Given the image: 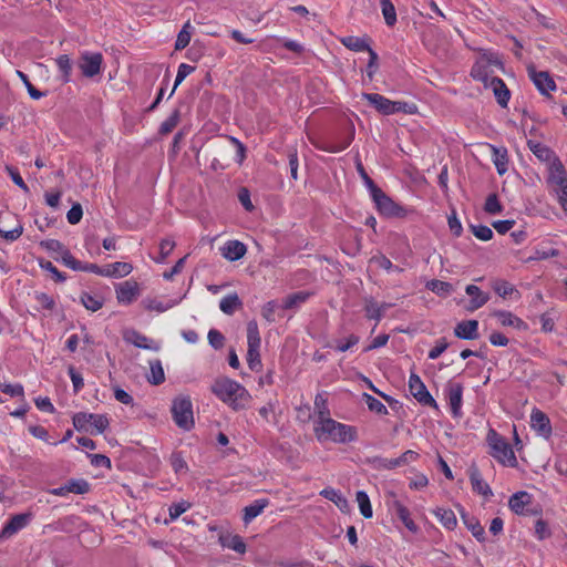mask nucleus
<instances>
[{
  "mask_svg": "<svg viewBox=\"0 0 567 567\" xmlns=\"http://www.w3.org/2000/svg\"><path fill=\"white\" fill-rule=\"evenodd\" d=\"M487 443L491 447L489 454L503 465L511 467L517 466V458L511 444L499 435L495 430L491 429L487 433Z\"/></svg>",
  "mask_w": 567,
  "mask_h": 567,
  "instance_id": "7ed1b4c3",
  "label": "nucleus"
},
{
  "mask_svg": "<svg viewBox=\"0 0 567 567\" xmlns=\"http://www.w3.org/2000/svg\"><path fill=\"white\" fill-rule=\"evenodd\" d=\"M354 138V127L350 125L348 135L341 142H328L321 146L322 151L329 153H339L346 150Z\"/></svg>",
  "mask_w": 567,
  "mask_h": 567,
  "instance_id": "f704fd0d",
  "label": "nucleus"
},
{
  "mask_svg": "<svg viewBox=\"0 0 567 567\" xmlns=\"http://www.w3.org/2000/svg\"><path fill=\"white\" fill-rule=\"evenodd\" d=\"M470 229L473 235L484 241H487L493 238V230L485 225H470Z\"/></svg>",
  "mask_w": 567,
  "mask_h": 567,
  "instance_id": "4d7b16f0",
  "label": "nucleus"
},
{
  "mask_svg": "<svg viewBox=\"0 0 567 567\" xmlns=\"http://www.w3.org/2000/svg\"><path fill=\"white\" fill-rule=\"evenodd\" d=\"M212 392L235 411L245 409L251 398L245 386L226 377L214 381Z\"/></svg>",
  "mask_w": 567,
  "mask_h": 567,
  "instance_id": "f257e3e1",
  "label": "nucleus"
},
{
  "mask_svg": "<svg viewBox=\"0 0 567 567\" xmlns=\"http://www.w3.org/2000/svg\"><path fill=\"white\" fill-rule=\"evenodd\" d=\"M171 412L179 429L189 431L194 427L193 404L188 396L174 399Z\"/></svg>",
  "mask_w": 567,
  "mask_h": 567,
  "instance_id": "0eeeda50",
  "label": "nucleus"
},
{
  "mask_svg": "<svg viewBox=\"0 0 567 567\" xmlns=\"http://www.w3.org/2000/svg\"><path fill=\"white\" fill-rule=\"evenodd\" d=\"M175 247V241L168 238H164L159 243V258L156 259V262H164L165 259L171 255Z\"/></svg>",
  "mask_w": 567,
  "mask_h": 567,
  "instance_id": "052dcab7",
  "label": "nucleus"
},
{
  "mask_svg": "<svg viewBox=\"0 0 567 567\" xmlns=\"http://www.w3.org/2000/svg\"><path fill=\"white\" fill-rule=\"evenodd\" d=\"M102 63L103 56L101 53L84 52L79 59V68L85 78H93L100 74Z\"/></svg>",
  "mask_w": 567,
  "mask_h": 567,
  "instance_id": "1a4fd4ad",
  "label": "nucleus"
},
{
  "mask_svg": "<svg viewBox=\"0 0 567 567\" xmlns=\"http://www.w3.org/2000/svg\"><path fill=\"white\" fill-rule=\"evenodd\" d=\"M535 535L539 540H544L551 536L548 524L544 519H537L535 523Z\"/></svg>",
  "mask_w": 567,
  "mask_h": 567,
  "instance_id": "774afa93",
  "label": "nucleus"
},
{
  "mask_svg": "<svg viewBox=\"0 0 567 567\" xmlns=\"http://www.w3.org/2000/svg\"><path fill=\"white\" fill-rule=\"evenodd\" d=\"M527 146L540 162H550L551 164L555 158H559L550 147L534 140H528Z\"/></svg>",
  "mask_w": 567,
  "mask_h": 567,
  "instance_id": "b1692460",
  "label": "nucleus"
},
{
  "mask_svg": "<svg viewBox=\"0 0 567 567\" xmlns=\"http://www.w3.org/2000/svg\"><path fill=\"white\" fill-rule=\"evenodd\" d=\"M39 266L50 272L55 282H64L66 280L65 274L61 272L51 261L40 259Z\"/></svg>",
  "mask_w": 567,
  "mask_h": 567,
  "instance_id": "603ef678",
  "label": "nucleus"
},
{
  "mask_svg": "<svg viewBox=\"0 0 567 567\" xmlns=\"http://www.w3.org/2000/svg\"><path fill=\"white\" fill-rule=\"evenodd\" d=\"M378 212L386 218H405L413 210L401 206L389 197L381 188L371 194Z\"/></svg>",
  "mask_w": 567,
  "mask_h": 567,
  "instance_id": "39448f33",
  "label": "nucleus"
},
{
  "mask_svg": "<svg viewBox=\"0 0 567 567\" xmlns=\"http://www.w3.org/2000/svg\"><path fill=\"white\" fill-rule=\"evenodd\" d=\"M484 210L491 215L502 213L503 206H502L501 202L498 200V197L496 194L493 193L487 196L485 205H484Z\"/></svg>",
  "mask_w": 567,
  "mask_h": 567,
  "instance_id": "864d4df0",
  "label": "nucleus"
},
{
  "mask_svg": "<svg viewBox=\"0 0 567 567\" xmlns=\"http://www.w3.org/2000/svg\"><path fill=\"white\" fill-rule=\"evenodd\" d=\"M454 336L462 340H475L478 338V321L463 320L458 322L454 328Z\"/></svg>",
  "mask_w": 567,
  "mask_h": 567,
  "instance_id": "a211bd4d",
  "label": "nucleus"
},
{
  "mask_svg": "<svg viewBox=\"0 0 567 567\" xmlns=\"http://www.w3.org/2000/svg\"><path fill=\"white\" fill-rule=\"evenodd\" d=\"M532 503V495L525 491L517 492L509 497L508 506L517 515H527L526 505Z\"/></svg>",
  "mask_w": 567,
  "mask_h": 567,
  "instance_id": "4be33fe9",
  "label": "nucleus"
},
{
  "mask_svg": "<svg viewBox=\"0 0 567 567\" xmlns=\"http://www.w3.org/2000/svg\"><path fill=\"white\" fill-rule=\"evenodd\" d=\"M369 41H370V38L367 35L363 38L349 35V37H344L341 39V43L347 49L354 51V52H361V51L369 52L372 49L369 44Z\"/></svg>",
  "mask_w": 567,
  "mask_h": 567,
  "instance_id": "2f4dec72",
  "label": "nucleus"
},
{
  "mask_svg": "<svg viewBox=\"0 0 567 567\" xmlns=\"http://www.w3.org/2000/svg\"><path fill=\"white\" fill-rule=\"evenodd\" d=\"M493 155V163L498 175H504L508 171V154L505 147L489 145Z\"/></svg>",
  "mask_w": 567,
  "mask_h": 567,
  "instance_id": "cd10ccee",
  "label": "nucleus"
},
{
  "mask_svg": "<svg viewBox=\"0 0 567 567\" xmlns=\"http://www.w3.org/2000/svg\"><path fill=\"white\" fill-rule=\"evenodd\" d=\"M93 413L79 412L72 417L73 426L79 432H87V425L91 423Z\"/></svg>",
  "mask_w": 567,
  "mask_h": 567,
  "instance_id": "de8ad7c7",
  "label": "nucleus"
},
{
  "mask_svg": "<svg viewBox=\"0 0 567 567\" xmlns=\"http://www.w3.org/2000/svg\"><path fill=\"white\" fill-rule=\"evenodd\" d=\"M41 247L47 249L48 251L58 252L63 256V251L69 250L60 240L58 239H47L40 243Z\"/></svg>",
  "mask_w": 567,
  "mask_h": 567,
  "instance_id": "e2e57ef3",
  "label": "nucleus"
},
{
  "mask_svg": "<svg viewBox=\"0 0 567 567\" xmlns=\"http://www.w3.org/2000/svg\"><path fill=\"white\" fill-rule=\"evenodd\" d=\"M243 307V301L236 292L225 296L219 303L220 310L226 315H233Z\"/></svg>",
  "mask_w": 567,
  "mask_h": 567,
  "instance_id": "c9c22d12",
  "label": "nucleus"
},
{
  "mask_svg": "<svg viewBox=\"0 0 567 567\" xmlns=\"http://www.w3.org/2000/svg\"><path fill=\"white\" fill-rule=\"evenodd\" d=\"M465 292L472 297L468 306L466 307L468 311H475L480 309L489 300V295L482 291L481 288L475 285H467Z\"/></svg>",
  "mask_w": 567,
  "mask_h": 567,
  "instance_id": "aec40b11",
  "label": "nucleus"
},
{
  "mask_svg": "<svg viewBox=\"0 0 567 567\" xmlns=\"http://www.w3.org/2000/svg\"><path fill=\"white\" fill-rule=\"evenodd\" d=\"M493 316L498 319L502 326L513 327L517 330H527V323L507 310H495Z\"/></svg>",
  "mask_w": 567,
  "mask_h": 567,
  "instance_id": "5701e85b",
  "label": "nucleus"
},
{
  "mask_svg": "<svg viewBox=\"0 0 567 567\" xmlns=\"http://www.w3.org/2000/svg\"><path fill=\"white\" fill-rule=\"evenodd\" d=\"M58 69L61 73L62 83L66 84L71 81L72 61L68 54H62L55 60Z\"/></svg>",
  "mask_w": 567,
  "mask_h": 567,
  "instance_id": "a19ab883",
  "label": "nucleus"
},
{
  "mask_svg": "<svg viewBox=\"0 0 567 567\" xmlns=\"http://www.w3.org/2000/svg\"><path fill=\"white\" fill-rule=\"evenodd\" d=\"M128 342H132L135 347L137 348H141V349H150L151 347L148 346V338L145 337L144 334H141L140 332L133 330L131 332V336L130 337H126L125 338Z\"/></svg>",
  "mask_w": 567,
  "mask_h": 567,
  "instance_id": "69168bd1",
  "label": "nucleus"
},
{
  "mask_svg": "<svg viewBox=\"0 0 567 567\" xmlns=\"http://www.w3.org/2000/svg\"><path fill=\"white\" fill-rule=\"evenodd\" d=\"M151 374L147 377V381L153 385H159L165 381V373L161 360L150 361Z\"/></svg>",
  "mask_w": 567,
  "mask_h": 567,
  "instance_id": "58836bf2",
  "label": "nucleus"
},
{
  "mask_svg": "<svg viewBox=\"0 0 567 567\" xmlns=\"http://www.w3.org/2000/svg\"><path fill=\"white\" fill-rule=\"evenodd\" d=\"M362 99L367 100L382 115L393 114V101L379 93H362Z\"/></svg>",
  "mask_w": 567,
  "mask_h": 567,
  "instance_id": "f3484780",
  "label": "nucleus"
},
{
  "mask_svg": "<svg viewBox=\"0 0 567 567\" xmlns=\"http://www.w3.org/2000/svg\"><path fill=\"white\" fill-rule=\"evenodd\" d=\"M393 114L395 113H403L413 115L417 113V106L415 103H408L402 101H393Z\"/></svg>",
  "mask_w": 567,
  "mask_h": 567,
  "instance_id": "13d9d810",
  "label": "nucleus"
},
{
  "mask_svg": "<svg viewBox=\"0 0 567 567\" xmlns=\"http://www.w3.org/2000/svg\"><path fill=\"white\" fill-rule=\"evenodd\" d=\"M530 425L539 435L546 439L551 435L550 420L546 413L538 409L532 411Z\"/></svg>",
  "mask_w": 567,
  "mask_h": 567,
  "instance_id": "2eb2a0df",
  "label": "nucleus"
},
{
  "mask_svg": "<svg viewBox=\"0 0 567 567\" xmlns=\"http://www.w3.org/2000/svg\"><path fill=\"white\" fill-rule=\"evenodd\" d=\"M528 75L540 94L548 96L550 91L556 90V83L548 72L537 71L534 66H529Z\"/></svg>",
  "mask_w": 567,
  "mask_h": 567,
  "instance_id": "9b49d317",
  "label": "nucleus"
},
{
  "mask_svg": "<svg viewBox=\"0 0 567 567\" xmlns=\"http://www.w3.org/2000/svg\"><path fill=\"white\" fill-rule=\"evenodd\" d=\"M409 390L420 404L431 406L435 410L439 409L436 401L427 391L421 378L414 372H412L409 378Z\"/></svg>",
  "mask_w": 567,
  "mask_h": 567,
  "instance_id": "6e6552de",
  "label": "nucleus"
},
{
  "mask_svg": "<svg viewBox=\"0 0 567 567\" xmlns=\"http://www.w3.org/2000/svg\"><path fill=\"white\" fill-rule=\"evenodd\" d=\"M365 463L370 465L372 468L381 471V470H393L396 467L403 466L400 457L396 458H384L381 456H372L367 457Z\"/></svg>",
  "mask_w": 567,
  "mask_h": 567,
  "instance_id": "c756f323",
  "label": "nucleus"
},
{
  "mask_svg": "<svg viewBox=\"0 0 567 567\" xmlns=\"http://www.w3.org/2000/svg\"><path fill=\"white\" fill-rule=\"evenodd\" d=\"M393 507L395 509L396 516L403 523V525L413 534L419 532V526L411 518L410 511L406 506H404L401 502L395 501L393 503Z\"/></svg>",
  "mask_w": 567,
  "mask_h": 567,
  "instance_id": "473e14b6",
  "label": "nucleus"
},
{
  "mask_svg": "<svg viewBox=\"0 0 567 567\" xmlns=\"http://www.w3.org/2000/svg\"><path fill=\"white\" fill-rule=\"evenodd\" d=\"M80 302L86 310L95 312L104 305V298L99 295H91L87 291H82L80 295Z\"/></svg>",
  "mask_w": 567,
  "mask_h": 567,
  "instance_id": "72a5a7b5",
  "label": "nucleus"
},
{
  "mask_svg": "<svg viewBox=\"0 0 567 567\" xmlns=\"http://www.w3.org/2000/svg\"><path fill=\"white\" fill-rule=\"evenodd\" d=\"M142 305L148 311L164 312L171 307H173L174 303L164 305L162 301H158L156 299L146 298L142 301Z\"/></svg>",
  "mask_w": 567,
  "mask_h": 567,
  "instance_id": "bf43d9fd",
  "label": "nucleus"
},
{
  "mask_svg": "<svg viewBox=\"0 0 567 567\" xmlns=\"http://www.w3.org/2000/svg\"><path fill=\"white\" fill-rule=\"evenodd\" d=\"M309 297H310V293L306 292V291H298V292L291 293L285 299V301L282 303V308L286 310L292 309L296 306L307 301Z\"/></svg>",
  "mask_w": 567,
  "mask_h": 567,
  "instance_id": "09e8293b",
  "label": "nucleus"
},
{
  "mask_svg": "<svg viewBox=\"0 0 567 567\" xmlns=\"http://www.w3.org/2000/svg\"><path fill=\"white\" fill-rule=\"evenodd\" d=\"M461 517L466 527L472 532V535L476 538V540L480 543H484L486 540L485 529L481 525L478 519L473 516H470L464 511L461 512Z\"/></svg>",
  "mask_w": 567,
  "mask_h": 567,
  "instance_id": "c85d7f7f",
  "label": "nucleus"
},
{
  "mask_svg": "<svg viewBox=\"0 0 567 567\" xmlns=\"http://www.w3.org/2000/svg\"><path fill=\"white\" fill-rule=\"evenodd\" d=\"M261 339L259 334L258 323L256 320H250L247 323V364L251 371H260L262 368L259 348Z\"/></svg>",
  "mask_w": 567,
  "mask_h": 567,
  "instance_id": "423d86ee",
  "label": "nucleus"
},
{
  "mask_svg": "<svg viewBox=\"0 0 567 567\" xmlns=\"http://www.w3.org/2000/svg\"><path fill=\"white\" fill-rule=\"evenodd\" d=\"M393 305L388 302H382L379 305L373 298H369L365 300L364 312L368 319H373L379 322L384 312L390 309Z\"/></svg>",
  "mask_w": 567,
  "mask_h": 567,
  "instance_id": "393cba45",
  "label": "nucleus"
},
{
  "mask_svg": "<svg viewBox=\"0 0 567 567\" xmlns=\"http://www.w3.org/2000/svg\"><path fill=\"white\" fill-rule=\"evenodd\" d=\"M269 505L267 498H260L252 502L250 505L244 507L243 520L245 524L250 523L254 518L262 513V511Z\"/></svg>",
  "mask_w": 567,
  "mask_h": 567,
  "instance_id": "7c9ffc66",
  "label": "nucleus"
},
{
  "mask_svg": "<svg viewBox=\"0 0 567 567\" xmlns=\"http://www.w3.org/2000/svg\"><path fill=\"white\" fill-rule=\"evenodd\" d=\"M426 288L439 296H449L453 291L452 284L439 279H432L426 284Z\"/></svg>",
  "mask_w": 567,
  "mask_h": 567,
  "instance_id": "c03bdc74",
  "label": "nucleus"
},
{
  "mask_svg": "<svg viewBox=\"0 0 567 567\" xmlns=\"http://www.w3.org/2000/svg\"><path fill=\"white\" fill-rule=\"evenodd\" d=\"M16 73H17L18 78L22 81V83L24 84L31 99L39 100V99L45 96L44 92H41L33 86V84L30 82L28 75L24 72L17 70Z\"/></svg>",
  "mask_w": 567,
  "mask_h": 567,
  "instance_id": "8fccbe9b",
  "label": "nucleus"
},
{
  "mask_svg": "<svg viewBox=\"0 0 567 567\" xmlns=\"http://www.w3.org/2000/svg\"><path fill=\"white\" fill-rule=\"evenodd\" d=\"M208 342L214 349L218 350L224 347L225 337L220 331L210 329L208 332Z\"/></svg>",
  "mask_w": 567,
  "mask_h": 567,
  "instance_id": "338daca9",
  "label": "nucleus"
},
{
  "mask_svg": "<svg viewBox=\"0 0 567 567\" xmlns=\"http://www.w3.org/2000/svg\"><path fill=\"white\" fill-rule=\"evenodd\" d=\"M434 514L449 530H453L456 527L457 519L452 509L439 507L434 511Z\"/></svg>",
  "mask_w": 567,
  "mask_h": 567,
  "instance_id": "4c0bfd02",
  "label": "nucleus"
},
{
  "mask_svg": "<svg viewBox=\"0 0 567 567\" xmlns=\"http://www.w3.org/2000/svg\"><path fill=\"white\" fill-rule=\"evenodd\" d=\"M116 299L120 303L131 305L140 296V286L134 280H125L115 288Z\"/></svg>",
  "mask_w": 567,
  "mask_h": 567,
  "instance_id": "ddd939ff",
  "label": "nucleus"
},
{
  "mask_svg": "<svg viewBox=\"0 0 567 567\" xmlns=\"http://www.w3.org/2000/svg\"><path fill=\"white\" fill-rule=\"evenodd\" d=\"M468 476L472 484V488L475 493L483 495L484 497L493 496V492L487 483L482 478V474L476 465L472 463L468 467Z\"/></svg>",
  "mask_w": 567,
  "mask_h": 567,
  "instance_id": "dca6fc26",
  "label": "nucleus"
},
{
  "mask_svg": "<svg viewBox=\"0 0 567 567\" xmlns=\"http://www.w3.org/2000/svg\"><path fill=\"white\" fill-rule=\"evenodd\" d=\"M486 89H492L497 103L502 107H506L508 105L511 91L501 78H493L487 84Z\"/></svg>",
  "mask_w": 567,
  "mask_h": 567,
  "instance_id": "6ab92c4d",
  "label": "nucleus"
},
{
  "mask_svg": "<svg viewBox=\"0 0 567 567\" xmlns=\"http://www.w3.org/2000/svg\"><path fill=\"white\" fill-rule=\"evenodd\" d=\"M446 399L454 417L462 415L463 385L462 383L449 382L446 385Z\"/></svg>",
  "mask_w": 567,
  "mask_h": 567,
  "instance_id": "f8f14e48",
  "label": "nucleus"
},
{
  "mask_svg": "<svg viewBox=\"0 0 567 567\" xmlns=\"http://www.w3.org/2000/svg\"><path fill=\"white\" fill-rule=\"evenodd\" d=\"M547 184L551 187L553 192L557 195L561 208L567 210V172L564 164L559 158L549 166V174Z\"/></svg>",
  "mask_w": 567,
  "mask_h": 567,
  "instance_id": "20e7f679",
  "label": "nucleus"
},
{
  "mask_svg": "<svg viewBox=\"0 0 567 567\" xmlns=\"http://www.w3.org/2000/svg\"><path fill=\"white\" fill-rule=\"evenodd\" d=\"M219 543L223 547L233 549L239 554H245L247 549L244 538L237 534H221L219 536Z\"/></svg>",
  "mask_w": 567,
  "mask_h": 567,
  "instance_id": "bb28decb",
  "label": "nucleus"
},
{
  "mask_svg": "<svg viewBox=\"0 0 567 567\" xmlns=\"http://www.w3.org/2000/svg\"><path fill=\"white\" fill-rule=\"evenodd\" d=\"M61 261L69 268H71L74 271H81L83 262L78 260L70 250L63 251V256L61 258Z\"/></svg>",
  "mask_w": 567,
  "mask_h": 567,
  "instance_id": "0e129e2a",
  "label": "nucleus"
},
{
  "mask_svg": "<svg viewBox=\"0 0 567 567\" xmlns=\"http://www.w3.org/2000/svg\"><path fill=\"white\" fill-rule=\"evenodd\" d=\"M492 288L499 297L506 299L514 296L516 299L520 298V292L515 288L514 285L509 284L505 279H494L492 281Z\"/></svg>",
  "mask_w": 567,
  "mask_h": 567,
  "instance_id": "a878e982",
  "label": "nucleus"
},
{
  "mask_svg": "<svg viewBox=\"0 0 567 567\" xmlns=\"http://www.w3.org/2000/svg\"><path fill=\"white\" fill-rule=\"evenodd\" d=\"M6 171L8 172L9 176L12 179V182L20 189H22L25 194H28L30 192L29 186L24 183L23 178L21 177L19 171L16 167H13L11 165H6Z\"/></svg>",
  "mask_w": 567,
  "mask_h": 567,
  "instance_id": "5fc2aeb1",
  "label": "nucleus"
},
{
  "mask_svg": "<svg viewBox=\"0 0 567 567\" xmlns=\"http://www.w3.org/2000/svg\"><path fill=\"white\" fill-rule=\"evenodd\" d=\"M471 76L480 81L484 84V87H487L489 81L494 78L492 76V71L488 70L487 65L482 64L480 62L475 63L471 70Z\"/></svg>",
  "mask_w": 567,
  "mask_h": 567,
  "instance_id": "ea45409f",
  "label": "nucleus"
},
{
  "mask_svg": "<svg viewBox=\"0 0 567 567\" xmlns=\"http://www.w3.org/2000/svg\"><path fill=\"white\" fill-rule=\"evenodd\" d=\"M31 519V514L22 513L13 515L0 532V538L7 539L24 528Z\"/></svg>",
  "mask_w": 567,
  "mask_h": 567,
  "instance_id": "4468645a",
  "label": "nucleus"
},
{
  "mask_svg": "<svg viewBox=\"0 0 567 567\" xmlns=\"http://www.w3.org/2000/svg\"><path fill=\"white\" fill-rule=\"evenodd\" d=\"M113 277H125L133 270V266L128 262L116 261L111 264Z\"/></svg>",
  "mask_w": 567,
  "mask_h": 567,
  "instance_id": "680f3d73",
  "label": "nucleus"
},
{
  "mask_svg": "<svg viewBox=\"0 0 567 567\" xmlns=\"http://www.w3.org/2000/svg\"><path fill=\"white\" fill-rule=\"evenodd\" d=\"M91 491L90 483L84 478H71L64 485L49 491L55 496H65L69 493L84 495Z\"/></svg>",
  "mask_w": 567,
  "mask_h": 567,
  "instance_id": "9d476101",
  "label": "nucleus"
},
{
  "mask_svg": "<svg viewBox=\"0 0 567 567\" xmlns=\"http://www.w3.org/2000/svg\"><path fill=\"white\" fill-rule=\"evenodd\" d=\"M181 121V110L175 109L169 116L161 124L158 133L161 135H167L178 125Z\"/></svg>",
  "mask_w": 567,
  "mask_h": 567,
  "instance_id": "79ce46f5",
  "label": "nucleus"
},
{
  "mask_svg": "<svg viewBox=\"0 0 567 567\" xmlns=\"http://www.w3.org/2000/svg\"><path fill=\"white\" fill-rule=\"evenodd\" d=\"M357 502L360 513L364 518H371L373 515L372 506L368 494L364 491L357 492Z\"/></svg>",
  "mask_w": 567,
  "mask_h": 567,
  "instance_id": "49530a36",
  "label": "nucleus"
},
{
  "mask_svg": "<svg viewBox=\"0 0 567 567\" xmlns=\"http://www.w3.org/2000/svg\"><path fill=\"white\" fill-rule=\"evenodd\" d=\"M381 11L388 27L396 23V11L391 0H380Z\"/></svg>",
  "mask_w": 567,
  "mask_h": 567,
  "instance_id": "37998d69",
  "label": "nucleus"
},
{
  "mask_svg": "<svg viewBox=\"0 0 567 567\" xmlns=\"http://www.w3.org/2000/svg\"><path fill=\"white\" fill-rule=\"evenodd\" d=\"M317 437L321 440L322 435L329 437L336 443H349L358 439L357 429L352 425L337 422L331 417H322L315 427Z\"/></svg>",
  "mask_w": 567,
  "mask_h": 567,
  "instance_id": "f03ea898",
  "label": "nucleus"
},
{
  "mask_svg": "<svg viewBox=\"0 0 567 567\" xmlns=\"http://www.w3.org/2000/svg\"><path fill=\"white\" fill-rule=\"evenodd\" d=\"M362 399L371 412H374L379 415L388 414L386 406L380 400L375 399L373 395H371L369 393H363Z\"/></svg>",
  "mask_w": 567,
  "mask_h": 567,
  "instance_id": "a18cd8bd",
  "label": "nucleus"
},
{
  "mask_svg": "<svg viewBox=\"0 0 567 567\" xmlns=\"http://www.w3.org/2000/svg\"><path fill=\"white\" fill-rule=\"evenodd\" d=\"M194 70H195V68L189 64H186V63L179 64L177 74H176V79H175V83H174L173 90L169 94V97L174 94L175 90L185 80V78L188 74H190Z\"/></svg>",
  "mask_w": 567,
  "mask_h": 567,
  "instance_id": "6e6d98bb",
  "label": "nucleus"
},
{
  "mask_svg": "<svg viewBox=\"0 0 567 567\" xmlns=\"http://www.w3.org/2000/svg\"><path fill=\"white\" fill-rule=\"evenodd\" d=\"M189 29L190 23L186 22L177 34V39L175 41V50H183L189 44L192 38Z\"/></svg>",
  "mask_w": 567,
  "mask_h": 567,
  "instance_id": "3c124183",
  "label": "nucleus"
},
{
  "mask_svg": "<svg viewBox=\"0 0 567 567\" xmlns=\"http://www.w3.org/2000/svg\"><path fill=\"white\" fill-rule=\"evenodd\" d=\"M247 252V247L244 243L239 240H228L221 247V255L224 258L236 261L245 256Z\"/></svg>",
  "mask_w": 567,
  "mask_h": 567,
  "instance_id": "412c9836",
  "label": "nucleus"
},
{
  "mask_svg": "<svg viewBox=\"0 0 567 567\" xmlns=\"http://www.w3.org/2000/svg\"><path fill=\"white\" fill-rule=\"evenodd\" d=\"M320 495L331 502H333L341 511L349 509V503L347 498L337 489L328 487L320 492Z\"/></svg>",
  "mask_w": 567,
  "mask_h": 567,
  "instance_id": "e433bc0d",
  "label": "nucleus"
}]
</instances>
